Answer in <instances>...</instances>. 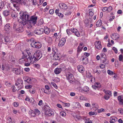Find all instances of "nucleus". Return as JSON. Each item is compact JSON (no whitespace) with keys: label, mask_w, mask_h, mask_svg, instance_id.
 <instances>
[{"label":"nucleus","mask_w":123,"mask_h":123,"mask_svg":"<svg viewBox=\"0 0 123 123\" xmlns=\"http://www.w3.org/2000/svg\"><path fill=\"white\" fill-rule=\"evenodd\" d=\"M20 19L21 20L20 21L24 25H26L27 21L29 17V14L27 12H21L19 13Z\"/></svg>","instance_id":"nucleus-1"},{"label":"nucleus","mask_w":123,"mask_h":123,"mask_svg":"<svg viewBox=\"0 0 123 123\" xmlns=\"http://www.w3.org/2000/svg\"><path fill=\"white\" fill-rule=\"evenodd\" d=\"M32 57L33 61L36 62L40 59L42 56V54L39 51H37L34 53L33 55H32Z\"/></svg>","instance_id":"nucleus-2"},{"label":"nucleus","mask_w":123,"mask_h":123,"mask_svg":"<svg viewBox=\"0 0 123 123\" xmlns=\"http://www.w3.org/2000/svg\"><path fill=\"white\" fill-rule=\"evenodd\" d=\"M37 17L35 15H33L28 18L27 22L29 23L31 25H34L36 23Z\"/></svg>","instance_id":"nucleus-3"},{"label":"nucleus","mask_w":123,"mask_h":123,"mask_svg":"<svg viewBox=\"0 0 123 123\" xmlns=\"http://www.w3.org/2000/svg\"><path fill=\"white\" fill-rule=\"evenodd\" d=\"M12 71L13 73L17 75L21 74L23 73V69L20 67L13 68Z\"/></svg>","instance_id":"nucleus-4"},{"label":"nucleus","mask_w":123,"mask_h":123,"mask_svg":"<svg viewBox=\"0 0 123 123\" xmlns=\"http://www.w3.org/2000/svg\"><path fill=\"white\" fill-rule=\"evenodd\" d=\"M31 45L32 47L37 48H40L42 46L41 43L38 41H33L31 43Z\"/></svg>","instance_id":"nucleus-5"},{"label":"nucleus","mask_w":123,"mask_h":123,"mask_svg":"<svg viewBox=\"0 0 123 123\" xmlns=\"http://www.w3.org/2000/svg\"><path fill=\"white\" fill-rule=\"evenodd\" d=\"M26 62L25 65L26 66H28L30 65V63H33L34 62L33 61L32 58L30 57V58H26L25 60Z\"/></svg>","instance_id":"nucleus-6"},{"label":"nucleus","mask_w":123,"mask_h":123,"mask_svg":"<svg viewBox=\"0 0 123 123\" xmlns=\"http://www.w3.org/2000/svg\"><path fill=\"white\" fill-rule=\"evenodd\" d=\"M43 39L49 44L51 45L52 43L53 40L51 37L46 36L43 38Z\"/></svg>","instance_id":"nucleus-7"},{"label":"nucleus","mask_w":123,"mask_h":123,"mask_svg":"<svg viewBox=\"0 0 123 123\" xmlns=\"http://www.w3.org/2000/svg\"><path fill=\"white\" fill-rule=\"evenodd\" d=\"M84 46V44L82 43H81L80 44L77 48V56H78L80 53L82 51Z\"/></svg>","instance_id":"nucleus-8"},{"label":"nucleus","mask_w":123,"mask_h":123,"mask_svg":"<svg viewBox=\"0 0 123 123\" xmlns=\"http://www.w3.org/2000/svg\"><path fill=\"white\" fill-rule=\"evenodd\" d=\"M32 52V50L30 48H27L24 51V53H26L28 54L27 56L25 55L26 56V58H30V57H31L32 58V55L31 54Z\"/></svg>","instance_id":"nucleus-9"},{"label":"nucleus","mask_w":123,"mask_h":123,"mask_svg":"<svg viewBox=\"0 0 123 123\" xmlns=\"http://www.w3.org/2000/svg\"><path fill=\"white\" fill-rule=\"evenodd\" d=\"M67 78L69 81L71 83L74 81V77L73 75L71 74H68L66 75Z\"/></svg>","instance_id":"nucleus-10"},{"label":"nucleus","mask_w":123,"mask_h":123,"mask_svg":"<svg viewBox=\"0 0 123 123\" xmlns=\"http://www.w3.org/2000/svg\"><path fill=\"white\" fill-rule=\"evenodd\" d=\"M12 1L22 5H25L27 2V0H11Z\"/></svg>","instance_id":"nucleus-11"},{"label":"nucleus","mask_w":123,"mask_h":123,"mask_svg":"<svg viewBox=\"0 0 123 123\" xmlns=\"http://www.w3.org/2000/svg\"><path fill=\"white\" fill-rule=\"evenodd\" d=\"M23 81L20 78L17 79L16 81L15 84L16 85L18 86V87L21 86V87L22 86Z\"/></svg>","instance_id":"nucleus-12"},{"label":"nucleus","mask_w":123,"mask_h":123,"mask_svg":"<svg viewBox=\"0 0 123 123\" xmlns=\"http://www.w3.org/2000/svg\"><path fill=\"white\" fill-rule=\"evenodd\" d=\"M66 42V39L64 38H62L59 41L58 46L59 47H62L63 46Z\"/></svg>","instance_id":"nucleus-13"},{"label":"nucleus","mask_w":123,"mask_h":123,"mask_svg":"<svg viewBox=\"0 0 123 123\" xmlns=\"http://www.w3.org/2000/svg\"><path fill=\"white\" fill-rule=\"evenodd\" d=\"M26 78L27 80H25L28 83H33L36 81V80L34 78H29L27 77Z\"/></svg>","instance_id":"nucleus-14"},{"label":"nucleus","mask_w":123,"mask_h":123,"mask_svg":"<svg viewBox=\"0 0 123 123\" xmlns=\"http://www.w3.org/2000/svg\"><path fill=\"white\" fill-rule=\"evenodd\" d=\"M95 47L98 49H101L102 46L101 44L100 41H96L95 43Z\"/></svg>","instance_id":"nucleus-15"},{"label":"nucleus","mask_w":123,"mask_h":123,"mask_svg":"<svg viewBox=\"0 0 123 123\" xmlns=\"http://www.w3.org/2000/svg\"><path fill=\"white\" fill-rule=\"evenodd\" d=\"M44 31V29L41 28L39 30H36L34 31V33L37 35H40L43 33Z\"/></svg>","instance_id":"nucleus-16"},{"label":"nucleus","mask_w":123,"mask_h":123,"mask_svg":"<svg viewBox=\"0 0 123 123\" xmlns=\"http://www.w3.org/2000/svg\"><path fill=\"white\" fill-rule=\"evenodd\" d=\"M23 56L22 58L20 59L19 60V61L20 63H25L26 62L25 60L26 58V56L25 54L24 53H22Z\"/></svg>","instance_id":"nucleus-17"},{"label":"nucleus","mask_w":123,"mask_h":123,"mask_svg":"<svg viewBox=\"0 0 123 123\" xmlns=\"http://www.w3.org/2000/svg\"><path fill=\"white\" fill-rule=\"evenodd\" d=\"M10 28V25L9 24H7L4 26V29L6 32L9 33Z\"/></svg>","instance_id":"nucleus-18"},{"label":"nucleus","mask_w":123,"mask_h":123,"mask_svg":"<svg viewBox=\"0 0 123 123\" xmlns=\"http://www.w3.org/2000/svg\"><path fill=\"white\" fill-rule=\"evenodd\" d=\"M2 70H3L8 71L9 70V66L6 64H3L2 65Z\"/></svg>","instance_id":"nucleus-19"},{"label":"nucleus","mask_w":123,"mask_h":123,"mask_svg":"<svg viewBox=\"0 0 123 123\" xmlns=\"http://www.w3.org/2000/svg\"><path fill=\"white\" fill-rule=\"evenodd\" d=\"M62 70V68H57L55 69L54 72L55 74H57L60 73Z\"/></svg>","instance_id":"nucleus-20"},{"label":"nucleus","mask_w":123,"mask_h":123,"mask_svg":"<svg viewBox=\"0 0 123 123\" xmlns=\"http://www.w3.org/2000/svg\"><path fill=\"white\" fill-rule=\"evenodd\" d=\"M118 99L120 104L123 105V96H119L118 97Z\"/></svg>","instance_id":"nucleus-21"},{"label":"nucleus","mask_w":123,"mask_h":123,"mask_svg":"<svg viewBox=\"0 0 123 123\" xmlns=\"http://www.w3.org/2000/svg\"><path fill=\"white\" fill-rule=\"evenodd\" d=\"M77 69L78 71L80 73H83L84 71V69L82 65H78L77 66Z\"/></svg>","instance_id":"nucleus-22"},{"label":"nucleus","mask_w":123,"mask_h":123,"mask_svg":"<svg viewBox=\"0 0 123 123\" xmlns=\"http://www.w3.org/2000/svg\"><path fill=\"white\" fill-rule=\"evenodd\" d=\"M101 61L102 62V63L105 64V65L108 64L109 62L108 60H107L106 58H102L100 59Z\"/></svg>","instance_id":"nucleus-23"},{"label":"nucleus","mask_w":123,"mask_h":123,"mask_svg":"<svg viewBox=\"0 0 123 123\" xmlns=\"http://www.w3.org/2000/svg\"><path fill=\"white\" fill-rule=\"evenodd\" d=\"M119 37V36L116 33H114L112 34L111 38L113 40H116L118 39Z\"/></svg>","instance_id":"nucleus-24"},{"label":"nucleus","mask_w":123,"mask_h":123,"mask_svg":"<svg viewBox=\"0 0 123 123\" xmlns=\"http://www.w3.org/2000/svg\"><path fill=\"white\" fill-rule=\"evenodd\" d=\"M81 58L82 59V61L83 64H86L88 62V60L87 57H85L84 58L83 57H82Z\"/></svg>","instance_id":"nucleus-25"},{"label":"nucleus","mask_w":123,"mask_h":123,"mask_svg":"<svg viewBox=\"0 0 123 123\" xmlns=\"http://www.w3.org/2000/svg\"><path fill=\"white\" fill-rule=\"evenodd\" d=\"M59 6L60 8L63 9H66L68 8L66 5L64 3H60L59 4Z\"/></svg>","instance_id":"nucleus-26"},{"label":"nucleus","mask_w":123,"mask_h":123,"mask_svg":"<svg viewBox=\"0 0 123 123\" xmlns=\"http://www.w3.org/2000/svg\"><path fill=\"white\" fill-rule=\"evenodd\" d=\"M45 113L46 115L49 116H51L54 114V113L53 112H52L49 109L46 110L45 112Z\"/></svg>","instance_id":"nucleus-27"},{"label":"nucleus","mask_w":123,"mask_h":123,"mask_svg":"<svg viewBox=\"0 0 123 123\" xmlns=\"http://www.w3.org/2000/svg\"><path fill=\"white\" fill-rule=\"evenodd\" d=\"M54 55L53 56V58L55 60H59L60 59V55L56 53H54Z\"/></svg>","instance_id":"nucleus-28"},{"label":"nucleus","mask_w":123,"mask_h":123,"mask_svg":"<svg viewBox=\"0 0 123 123\" xmlns=\"http://www.w3.org/2000/svg\"><path fill=\"white\" fill-rule=\"evenodd\" d=\"M10 13L9 11L8 10H6L4 11L3 12V15L6 16L9 15Z\"/></svg>","instance_id":"nucleus-29"},{"label":"nucleus","mask_w":123,"mask_h":123,"mask_svg":"<svg viewBox=\"0 0 123 123\" xmlns=\"http://www.w3.org/2000/svg\"><path fill=\"white\" fill-rule=\"evenodd\" d=\"M44 30L45 34H48L50 32V29L47 27H44Z\"/></svg>","instance_id":"nucleus-30"},{"label":"nucleus","mask_w":123,"mask_h":123,"mask_svg":"<svg viewBox=\"0 0 123 123\" xmlns=\"http://www.w3.org/2000/svg\"><path fill=\"white\" fill-rule=\"evenodd\" d=\"M34 114L38 116L40 114V111L38 109H36L34 110Z\"/></svg>","instance_id":"nucleus-31"},{"label":"nucleus","mask_w":123,"mask_h":123,"mask_svg":"<svg viewBox=\"0 0 123 123\" xmlns=\"http://www.w3.org/2000/svg\"><path fill=\"white\" fill-rule=\"evenodd\" d=\"M102 22L101 20H98L96 22V25L97 27H100L101 25Z\"/></svg>","instance_id":"nucleus-32"},{"label":"nucleus","mask_w":123,"mask_h":123,"mask_svg":"<svg viewBox=\"0 0 123 123\" xmlns=\"http://www.w3.org/2000/svg\"><path fill=\"white\" fill-rule=\"evenodd\" d=\"M92 86L93 88H95V87H96L97 88H99L100 87L101 85L99 83H95V86Z\"/></svg>","instance_id":"nucleus-33"},{"label":"nucleus","mask_w":123,"mask_h":123,"mask_svg":"<svg viewBox=\"0 0 123 123\" xmlns=\"http://www.w3.org/2000/svg\"><path fill=\"white\" fill-rule=\"evenodd\" d=\"M103 91L106 94H108L110 96L111 95V92L110 91L106 90L105 89L103 90Z\"/></svg>","instance_id":"nucleus-34"},{"label":"nucleus","mask_w":123,"mask_h":123,"mask_svg":"<svg viewBox=\"0 0 123 123\" xmlns=\"http://www.w3.org/2000/svg\"><path fill=\"white\" fill-rule=\"evenodd\" d=\"M52 51L55 53H56L57 51V49L55 45H53L52 47Z\"/></svg>","instance_id":"nucleus-35"},{"label":"nucleus","mask_w":123,"mask_h":123,"mask_svg":"<svg viewBox=\"0 0 123 123\" xmlns=\"http://www.w3.org/2000/svg\"><path fill=\"white\" fill-rule=\"evenodd\" d=\"M17 32H21L23 31V29L22 27L17 28L16 30Z\"/></svg>","instance_id":"nucleus-36"},{"label":"nucleus","mask_w":123,"mask_h":123,"mask_svg":"<svg viewBox=\"0 0 123 123\" xmlns=\"http://www.w3.org/2000/svg\"><path fill=\"white\" fill-rule=\"evenodd\" d=\"M29 114L32 117H34L35 116V114H34V112H33V111L32 110H30L29 112Z\"/></svg>","instance_id":"nucleus-37"},{"label":"nucleus","mask_w":123,"mask_h":123,"mask_svg":"<svg viewBox=\"0 0 123 123\" xmlns=\"http://www.w3.org/2000/svg\"><path fill=\"white\" fill-rule=\"evenodd\" d=\"M82 90L85 92H88L89 91V88L88 87L86 86L83 88Z\"/></svg>","instance_id":"nucleus-38"},{"label":"nucleus","mask_w":123,"mask_h":123,"mask_svg":"<svg viewBox=\"0 0 123 123\" xmlns=\"http://www.w3.org/2000/svg\"><path fill=\"white\" fill-rule=\"evenodd\" d=\"M5 40L6 42L5 44H7L8 43H10V42L9 39L8 37H6L5 38Z\"/></svg>","instance_id":"nucleus-39"},{"label":"nucleus","mask_w":123,"mask_h":123,"mask_svg":"<svg viewBox=\"0 0 123 123\" xmlns=\"http://www.w3.org/2000/svg\"><path fill=\"white\" fill-rule=\"evenodd\" d=\"M43 23V19H40L38 21L37 25H42Z\"/></svg>","instance_id":"nucleus-40"},{"label":"nucleus","mask_w":123,"mask_h":123,"mask_svg":"<svg viewBox=\"0 0 123 123\" xmlns=\"http://www.w3.org/2000/svg\"><path fill=\"white\" fill-rule=\"evenodd\" d=\"M4 6V3L3 2L0 0V11L1 10L2 8Z\"/></svg>","instance_id":"nucleus-41"},{"label":"nucleus","mask_w":123,"mask_h":123,"mask_svg":"<svg viewBox=\"0 0 123 123\" xmlns=\"http://www.w3.org/2000/svg\"><path fill=\"white\" fill-rule=\"evenodd\" d=\"M61 36L60 34H58V35L56 36L55 37V41H58L61 38Z\"/></svg>","instance_id":"nucleus-42"},{"label":"nucleus","mask_w":123,"mask_h":123,"mask_svg":"<svg viewBox=\"0 0 123 123\" xmlns=\"http://www.w3.org/2000/svg\"><path fill=\"white\" fill-rule=\"evenodd\" d=\"M60 115L62 117H64L66 115V113L64 111H61L60 113Z\"/></svg>","instance_id":"nucleus-43"},{"label":"nucleus","mask_w":123,"mask_h":123,"mask_svg":"<svg viewBox=\"0 0 123 123\" xmlns=\"http://www.w3.org/2000/svg\"><path fill=\"white\" fill-rule=\"evenodd\" d=\"M107 73L108 74L110 75H112L113 74H115V73H114L112 71L109 70H108L107 71Z\"/></svg>","instance_id":"nucleus-44"},{"label":"nucleus","mask_w":123,"mask_h":123,"mask_svg":"<svg viewBox=\"0 0 123 123\" xmlns=\"http://www.w3.org/2000/svg\"><path fill=\"white\" fill-rule=\"evenodd\" d=\"M118 59L119 61H121L123 60V54H120L119 56Z\"/></svg>","instance_id":"nucleus-45"},{"label":"nucleus","mask_w":123,"mask_h":123,"mask_svg":"<svg viewBox=\"0 0 123 123\" xmlns=\"http://www.w3.org/2000/svg\"><path fill=\"white\" fill-rule=\"evenodd\" d=\"M25 100L26 101H29L30 102H32V101H34V99L32 98H31L30 99L29 98H26L25 99Z\"/></svg>","instance_id":"nucleus-46"},{"label":"nucleus","mask_w":123,"mask_h":123,"mask_svg":"<svg viewBox=\"0 0 123 123\" xmlns=\"http://www.w3.org/2000/svg\"><path fill=\"white\" fill-rule=\"evenodd\" d=\"M21 109L22 111L24 112H26V108L23 106H22L21 107Z\"/></svg>","instance_id":"nucleus-47"},{"label":"nucleus","mask_w":123,"mask_h":123,"mask_svg":"<svg viewBox=\"0 0 123 123\" xmlns=\"http://www.w3.org/2000/svg\"><path fill=\"white\" fill-rule=\"evenodd\" d=\"M80 106V105L79 102H77L75 103V107L76 108H78Z\"/></svg>","instance_id":"nucleus-48"},{"label":"nucleus","mask_w":123,"mask_h":123,"mask_svg":"<svg viewBox=\"0 0 123 123\" xmlns=\"http://www.w3.org/2000/svg\"><path fill=\"white\" fill-rule=\"evenodd\" d=\"M80 100H86V98L82 95L80 96Z\"/></svg>","instance_id":"nucleus-49"},{"label":"nucleus","mask_w":123,"mask_h":123,"mask_svg":"<svg viewBox=\"0 0 123 123\" xmlns=\"http://www.w3.org/2000/svg\"><path fill=\"white\" fill-rule=\"evenodd\" d=\"M29 92L31 93L34 94L35 92V90L34 89H31L30 90Z\"/></svg>","instance_id":"nucleus-50"},{"label":"nucleus","mask_w":123,"mask_h":123,"mask_svg":"<svg viewBox=\"0 0 123 123\" xmlns=\"http://www.w3.org/2000/svg\"><path fill=\"white\" fill-rule=\"evenodd\" d=\"M11 88L12 89V91L13 92H15L17 90L16 88L15 87V86H12Z\"/></svg>","instance_id":"nucleus-51"},{"label":"nucleus","mask_w":123,"mask_h":123,"mask_svg":"<svg viewBox=\"0 0 123 123\" xmlns=\"http://www.w3.org/2000/svg\"><path fill=\"white\" fill-rule=\"evenodd\" d=\"M71 32L74 33H75L77 31H78V30L76 29L73 28L71 29Z\"/></svg>","instance_id":"nucleus-52"},{"label":"nucleus","mask_w":123,"mask_h":123,"mask_svg":"<svg viewBox=\"0 0 123 123\" xmlns=\"http://www.w3.org/2000/svg\"><path fill=\"white\" fill-rule=\"evenodd\" d=\"M11 16L14 19L15 18L17 17V16L16 15L15 13L14 12L12 13Z\"/></svg>","instance_id":"nucleus-53"},{"label":"nucleus","mask_w":123,"mask_h":123,"mask_svg":"<svg viewBox=\"0 0 123 123\" xmlns=\"http://www.w3.org/2000/svg\"><path fill=\"white\" fill-rule=\"evenodd\" d=\"M13 105L15 107H17L19 105V104L17 102H14L13 103Z\"/></svg>","instance_id":"nucleus-54"},{"label":"nucleus","mask_w":123,"mask_h":123,"mask_svg":"<svg viewBox=\"0 0 123 123\" xmlns=\"http://www.w3.org/2000/svg\"><path fill=\"white\" fill-rule=\"evenodd\" d=\"M51 84L56 89H57V87L56 84L54 82H51Z\"/></svg>","instance_id":"nucleus-55"},{"label":"nucleus","mask_w":123,"mask_h":123,"mask_svg":"<svg viewBox=\"0 0 123 123\" xmlns=\"http://www.w3.org/2000/svg\"><path fill=\"white\" fill-rule=\"evenodd\" d=\"M112 7L111 6H110L107 8V11L109 12H110L112 9Z\"/></svg>","instance_id":"nucleus-56"},{"label":"nucleus","mask_w":123,"mask_h":123,"mask_svg":"<svg viewBox=\"0 0 123 123\" xmlns=\"http://www.w3.org/2000/svg\"><path fill=\"white\" fill-rule=\"evenodd\" d=\"M32 4L34 5H37V2L36 0H32Z\"/></svg>","instance_id":"nucleus-57"},{"label":"nucleus","mask_w":123,"mask_h":123,"mask_svg":"<svg viewBox=\"0 0 123 123\" xmlns=\"http://www.w3.org/2000/svg\"><path fill=\"white\" fill-rule=\"evenodd\" d=\"M110 96L109 95H108L105 94L104 96V98L106 100H108L110 98Z\"/></svg>","instance_id":"nucleus-58"},{"label":"nucleus","mask_w":123,"mask_h":123,"mask_svg":"<svg viewBox=\"0 0 123 123\" xmlns=\"http://www.w3.org/2000/svg\"><path fill=\"white\" fill-rule=\"evenodd\" d=\"M60 18H62L63 16V15L61 13H59L56 14Z\"/></svg>","instance_id":"nucleus-59"},{"label":"nucleus","mask_w":123,"mask_h":123,"mask_svg":"<svg viewBox=\"0 0 123 123\" xmlns=\"http://www.w3.org/2000/svg\"><path fill=\"white\" fill-rule=\"evenodd\" d=\"M118 111L122 115H123V109L119 108L118 109Z\"/></svg>","instance_id":"nucleus-60"},{"label":"nucleus","mask_w":123,"mask_h":123,"mask_svg":"<svg viewBox=\"0 0 123 123\" xmlns=\"http://www.w3.org/2000/svg\"><path fill=\"white\" fill-rule=\"evenodd\" d=\"M3 36L1 35H0V47L1 46V45L2 44V42L3 41L2 39Z\"/></svg>","instance_id":"nucleus-61"},{"label":"nucleus","mask_w":123,"mask_h":123,"mask_svg":"<svg viewBox=\"0 0 123 123\" xmlns=\"http://www.w3.org/2000/svg\"><path fill=\"white\" fill-rule=\"evenodd\" d=\"M32 87L31 85H29L25 86V88L26 89H28L31 88Z\"/></svg>","instance_id":"nucleus-62"},{"label":"nucleus","mask_w":123,"mask_h":123,"mask_svg":"<svg viewBox=\"0 0 123 123\" xmlns=\"http://www.w3.org/2000/svg\"><path fill=\"white\" fill-rule=\"evenodd\" d=\"M75 34V35H76L77 37H80V35L79 32L78 31H78H77L76 32Z\"/></svg>","instance_id":"nucleus-63"},{"label":"nucleus","mask_w":123,"mask_h":123,"mask_svg":"<svg viewBox=\"0 0 123 123\" xmlns=\"http://www.w3.org/2000/svg\"><path fill=\"white\" fill-rule=\"evenodd\" d=\"M111 120L113 122H116L117 121V119L116 117H114L111 119Z\"/></svg>","instance_id":"nucleus-64"}]
</instances>
